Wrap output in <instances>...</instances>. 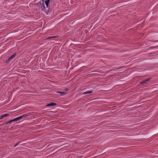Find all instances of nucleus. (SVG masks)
Returning a JSON list of instances; mask_svg holds the SVG:
<instances>
[{"label": "nucleus", "instance_id": "f8f14e48", "mask_svg": "<svg viewBox=\"0 0 158 158\" xmlns=\"http://www.w3.org/2000/svg\"><path fill=\"white\" fill-rule=\"evenodd\" d=\"M21 143V142H20V141L18 142L15 145H14V147H15L17 146L19 144Z\"/></svg>", "mask_w": 158, "mask_h": 158}, {"label": "nucleus", "instance_id": "f03ea898", "mask_svg": "<svg viewBox=\"0 0 158 158\" xmlns=\"http://www.w3.org/2000/svg\"><path fill=\"white\" fill-rule=\"evenodd\" d=\"M19 120V118L18 117H17L14 119H13L12 120H10L8 121H7L6 123H3L2 125L3 126H6V125L10 123V124H11L13 122H15V121H17L18 120Z\"/></svg>", "mask_w": 158, "mask_h": 158}, {"label": "nucleus", "instance_id": "7ed1b4c3", "mask_svg": "<svg viewBox=\"0 0 158 158\" xmlns=\"http://www.w3.org/2000/svg\"><path fill=\"white\" fill-rule=\"evenodd\" d=\"M16 55V53H15L13 55L11 56L10 57H9L7 60H6V63L7 64L8 63H9L10 61H11L12 60L15 58V56Z\"/></svg>", "mask_w": 158, "mask_h": 158}, {"label": "nucleus", "instance_id": "20e7f679", "mask_svg": "<svg viewBox=\"0 0 158 158\" xmlns=\"http://www.w3.org/2000/svg\"><path fill=\"white\" fill-rule=\"evenodd\" d=\"M9 114H3L0 116V120L4 118L5 117H7L9 116Z\"/></svg>", "mask_w": 158, "mask_h": 158}, {"label": "nucleus", "instance_id": "f257e3e1", "mask_svg": "<svg viewBox=\"0 0 158 158\" xmlns=\"http://www.w3.org/2000/svg\"><path fill=\"white\" fill-rule=\"evenodd\" d=\"M50 0H45L44 1V0H41L39 2V3L40 4V5L42 7V9L46 10L45 7L44 6V2H45V4L47 8L48 7V4H49Z\"/></svg>", "mask_w": 158, "mask_h": 158}, {"label": "nucleus", "instance_id": "0eeeda50", "mask_svg": "<svg viewBox=\"0 0 158 158\" xmlns=\"http://www.w3.org/2000/svg\"><path fill=\"white\" fill-rule=\"evenodd\" d=\"M57 104L56 103H55L54 102H51L49 104H47L46 105V106H55Z\"/></svg>", "mask_w": 158, "mask_h": 158}, {"label": "nucleus", "instance_id": "6e6552de", "mask_svg": "<svg viewBox=\"0 0 158 158\" xmlns=\"http://www.w3.org/2000/svg\"><path fill=\"white\" fill-rule=\"evenodd\" d=\"M46 11H47L46 10ZM52 9L49 8H48V11H46L45 12H46V13L47 15H49L52 12Z\"/></svg>", "mask_w": 158, "mask_h": 158}, {"label": "nucleus", "instance_id": "1a4fd4ad", "mask_svg": "<svg viewBox=\"0 0 158 158\" xmlns=\"http://www.w3.org/2000/svg\"><path fill=\"white\" fill-rule=\"evenodd\" d=\"M57 93L60 94L61 95L63 96L67 94V92H62L60 91H58L57 92Z\"/></svg>", "mask_w": 158, "mask_h": 158}, {"label": "nucleus", "instance_id": "ddd939ff", "mask_svg": "<svg viewBox=\"0 0 158 158\" xmlns=\"http://www.w3.org/2000/svg\"><path fill=\"white\" fill-rule=\"evenodd\" d=\"M65 90H66V91H68L69 89L67 88H66Z\"/></svg>", "mask_w": 158, "mask_h": 158}, {"label": "nucleus", "instance_id": "9d476101", "mask_svg": "<svg viewBox=\"0 0 158 158\" xmlns=\"http://www.w3.org/2000/svg\"><path fill=\"white\" fill-rule=\"evenodd\" d=\"M58 36H50L48 37V38L47 39H53V38H57L58 37Z\"/></svg>", "mask_w": 158, "mask_h": 158}, {"label": "nucleus", "instance_id": "9b49d317", "mask_svg": "<svg viewBox=\"0 0 158 158\" xmlns=\"http://www.w3.org/2000/svg\"><path fill=\"white\" fill-rule=\"evenodd\" d=\"M93 92V91H88L85 92L83 93V94H89Z\"/></svg>", "mask_w": 158, "mask_h": 158}, {"label": "nucleus", "instance_id": "39448f33", "mask_svg": "<svg viewBox=\"0 0 158 158\" xmlns=\"http://www.w3.org/2000/svg\"><path fill=\"white\" fill-rule=\"evenodd\" d=\"M151 78H152L151 77L147 78V79H146V80L143 81H142L140 82V83L142 85H143L144 84H145L147 82H148V81L150 80Z\"/></svg>", "mask_w": 158, "mask_h": 158}, {"label": "nucleus", "instance_id": "423d86ee", "mask_svg": "<svg viewBox=\"0 0 158 158\" xmlns=\"http://www.w3.org/2000/svg\"><path fill=\"white\" fill-rule=\"evenodd\" d=\"M29 115V114H23L22 116H19L18 117V118H19V120H20V119H23V118H26L27 116Z\"/></svg>", "mask_w": 158, "mask_h": 158}]
</instances>
